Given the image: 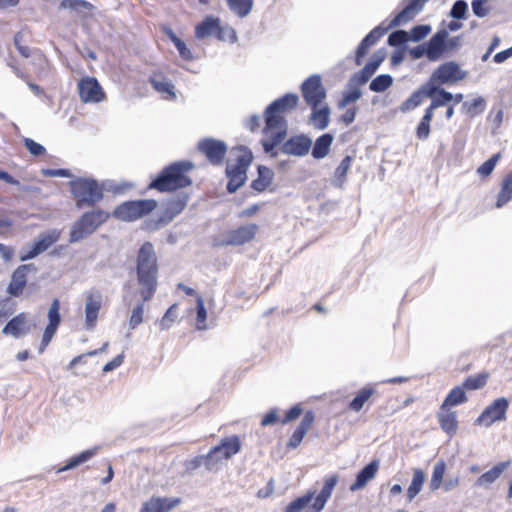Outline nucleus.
I'll use <instances>...</instances> for the list:
<instances>
[{
	"label": "nucleus",
	"instance_id": "obj_34",
	"mask_svg": "<svg viewBox=\"0 0 512 512\" xmlns=\"http://www.w3.org/2000/svg\"><path fill=\"white\" fill-rule=\"evenodd\" d=\"M332 142L333 135L330 133H325L321 135L319 138H317L311 152L313 158H324L328 154Z\"/></svg>",
	"mask_w": 512,
	"mask_h": 512
},
{
	"label": "nucleus",
	"instance_id": "obj_61",
	"mask_svg": "<svg viewBox=\"0 0 512 512\" xmlns=\"http://www.w3.org/2000/svg\"><path fill=\"white\" fill-rule=\"evenodd\" d=\"M362 96V93L359 88H354L346 93H344L343 98L339 102V108H344L350 103L356 102Z\"/></svg>",
	"mask_w": 512,
	"mask_h": 512
},
{
	"label": "nucleus",
	"instance_id": "obj_30",
	"mask_svg": "<svg viewBox=\"0 0 512 512\" xmlns=\"http://www.w3.org/2000/svg\"><path fill=\"white\" fill-rule=\"evenodd\" d=\"M264 119H265V128L263 130L264 133H268L270 130H273V129H278V131L285 129V131L287 132L286 121L282 117L281 113H279L277 111L269 112V106L265 110Z\"/></svg>",
	"mask_w": 512,
	"mask_h": 512
},
{
	"label": "nucleus",
	"instance_id": "obj_55",
	"mask_svg": "<svg viewBox=\"0 0 512 512\" xmlns=\"http://www.w3.org/2000/svg\"><path fill=\"white\" fill-rule=\"evenodd\" d=\"M150 82L156 91L160 93H168L175 97V94L172 91L173 85L170 81L166 80L165 78L154 76L151 78Z\"/></svg>",
	"mask_w": 512,
	"mask_h": 512
},
{
	"label": "nucleus",
	"instance_id": "obj_41",
	"mask_svg": "<svg viewBox=\"0 0 512 512\" xmlns=\"http://www.w3.org/2000/svg\"><path fill=\"white\" fill-rule=\"evenodd\" d=\"M237 150L239 151V155L237 156L236 163L231 164V166L247 172L248 167L252 163L253 154L251 150L245 146H239Z\"/></svg>",
	"mask_w": 512,
	"mask_h": 512
},
{
	"label": "nucleus",
	"instance_id": "obj_44",
	"mask_svg": "<svg viewBox=\"0 0 512 512\" xmlns=\"http://www.w3.org/2000/svg\"><path fill=\"white\" fill-rule=\"evenodd\" d=\"M168 38L173 42L180 56L185 60H192L193 56L191 51L187 48L186 44L173 32L172 29L165 30Z\"/></svg>",
	"mask_w": 512,
	"mask_h": 512
},
{
	"label": "nucleus",
	"instance_id": "obj_32",
	"mask_svg": "<svg viewBox=\"0 0 512 512\" xmlns=\"http://www.w3.org/2000/svg\"><path fill=\"white\" fill-rule=\"evenodd\" d=\"M509 462H499L493 466L490 470L483 473L476 481L478 486H485L495 482L501 474L507 469Z\"/></svg>",
	"mask_w": 512,
	"mask_h": 512
},
{
	"label": "nucleus",
	"instance_id": "obj_2",
	"mask_svg": "<svg viewBox=\"0 0 512 512\" xmlns=\"http://www.w3.org/2000/svg\"><path fill=\"white\" fill-rule=\"evenodd\" d=\"M191 161H178L165 167L161 173L147 186L148 190L159 192H174L175 190L189 187L192 184L188 172L193 170Z\"/></svg>",
	"mask_w": 512,
	"mask_h": 512
},
{
	"label": "nucleus",
	"instance_id": "obj_31",
	"mask_svg": "<svg viewBox=\"0 0 512 512\" xmlns=\"http://www.w3.org/2000/svg\"><path fill=\"white\" fill-rule=\"evenodd\" d=\"M258 177L252 181L251 187L257 192H263L270 185L274 173L273 171L263 165L258 166Z\"/></svg>",
	"mask_w": 512,
	"mask_h": 512
},
{
	"label": "nucleus",
	"instance_id": "obj_37",
	"mask_svg": "<svg viewBox=\"0 0 512 512\" xmlns=\"http://www.w3.org/2000/svg\"><path fill=\"white\" fill-rule=\"evenodd\" d=\"M490 378L489 372H480L475 375L468 376L462 383L466 390H478L486 386L488 379Z\"/></svg>",
	"mask_w": 512,
	"mask_h": 512
},
{
	"label": "nucleus",
	"instance_id": "obj_14",
	"mask_svg": "<svg viewBox=\"0 0 512 512\" xmlns=\"http://www.w3.org/2000/svg\"><path fill=\"white\" fill-rule=\"evenodd\" d=\"M60 236L61 231L58 229H52L48 232L41 233L32 247L20 256V260L26 261L36 257L56 243L60 239Z\"/></svg>",
	"mask_w": 512,
	"mask_h": 512
},
{
	"label": "nucleus",
	"instance_id": "obj_33",
	"mask_svg": "<svg viewBox=\"0 0 512 512\" xmlns=\"http://www.w3.org/2000/svg\"><path fill=\"white\" fill-rule=\"evenodd\" d=\"M97 453V448L88 449L85 451H82L81 453L74 455L68 461L66 464L58 469V472H64L67 470L74 469L86 462H88L92 457H94Z\"/></svg>",
	"mask_w": 512,
	"mask_h": 512
},
{
	"label": "nucleus",
	"instance_id": "obj_62",
	"mask_svg": "<svg viewBox=\"0 0 512 512\" xmlns=\"http://www.w3.org/2000/svg\"><path fill=\"white\" fill-rule=\"evenodd\" d=\"M24 145L33 156H40L46 152V149L43 145L30 138H24Z\"/></svg>",
	"mask_w": 512,
	"mask_h": 512
},
{
	"label": "nucleus",
	"instance_id": "obj_20",
	"mask_svg": "<svg viewBox=\"0 0 512 512\" xmlns=\"http://www.w3.org/2000/svg\"><path fill=\"white\" fill-rule=\"evenodd\" d=\"M312 146V140L308 136L301 134L288 139L281 147V151L287 155L304 156Z\"/></svg>",
	"mask_w": 512,
	"mask_h": 512
},
{
	"label": "nucleus",
	"instance_id": "obj_5",
	"mask_svg": "<svg viewBox=\"0 0 512 512\" xmlns=\"http://www.w3.org/2000/svg\"><path fill=\"white\" fill-rule=\"evenodd\" d=\"M71 192H123L124 190L135 189L133 182H120L116 184L112 180L97 182L92 178H76L69 182Z\"/></svg>",
	"mask_w": 512,
	"mask_h": 512
},
{
	"label": "nucleus",
	"instance_id": "obj_52",
	"mask_svg": "<svg viewBox=\"0 0 512 512\" xmlns=\"http://www.w3.org/2000/svg\"><path fill=\"white\" fill-rule=\"evenodd\" d=\"M416 15V13H414V11L411 9V7H409L408 5H406V7L404 9H402L395 17L394 19L390 22V24L388 25L389 28H393V27H397L403 23H406L408 22L409 20H411L414 16Z\"/></svg>",
	"mask_w": 512,
	"mask_h": 512
},
{
	"label": "nucleus",
	"instance_id": "obj_17",
	"mask_svg": "<svg viewBox=\"0 0 512 512\" xmlns=\"http://www.w3.org/2000/svg\"><path fill=\"white\" fill-rule=\"evenodd\" d=\"M36 270L33 264H22L12 273L11 281L7 287V293L13 297H20L27 286V276L30 271Z\"/></svg>",
	"mask_w": 512,
	"mask_h": 512
},
{
	"label": "nucleus",
	"instance_id": "obj_15",
	"mask_svg": "<svg viewBox=\"0 0 512 512\" xmlns=\"http://www.w3.org/2000/svg\"><path fill=\"white\" fill-rule=\"evenodd\" d=\"M508 405L505 398L494 400L477 418V423L489 427L494 422L505 419Z\"/></svg>",
	"mask_w": 512,
	"mask_h": 512
},
{
	"label": "nucleus",
	"instance_id": "obj_53",
	"mask_svg": "<svg viewBox=\"0 0 512 512\" xmlns=\"http://www.w3.org/2000/svg\"><path fill=\"white\" fill-rule=\"evenodd\" d=\"M500 159L501 153L498 152L494 154L491 158H489L487 161H485L477 168V173L482 177L490 175Z\"/></svg>",
	"mask_w": 512,
	"mask_h": 512
},
{
	"label": "nucleus",
	"instance_id": "obj_60",
	"mask_svg": "<svg viewBox=\"0 0 512 512\" xmlns=\"http://www.w3.org/2000/svg\"><path fill=\"white\" fill-rule=\"evenodd\" d=\"M390 28L388 26L383 27L381 25L371 30L365 37V42H368L371 46L375 45L377 41L386 34Z\"/></svg>",
	"mask_w": 512,
	"mask_h": 512
},
{
	"label": "nucleus",
	"instance_id": "obj_39",
	"mask_svg": "<svg viewBox=\"0 0 512 512\" xmlns=\"http://www.w3.org/2000/svg\"><path fill=\"white\" fill-rule=\"evenodd\" d=\"M287 132L285 129L279 130L275 133H272L269 139L262 140V146L265 153L270 154L271 156H276L277 154L273 152V150L283 142L286 137Z\"/></svg>",
	"mask_w": 512,
	"mask_h": 512
},
{
	"label": "nucleus",
	"instance_id": "obj_16",
	"mask_svg": "<svg viewBox=\"0 0 512 512\" xmlns=\"http://www.w3.org/2000/svg\"><path fill=\"white\" fill-rule=\"evenodd\" d=\"M385 52L383 50H377L370 58V60L366 63L364 68L352 75L349 80V85H363L369 81V79L376 72L378 67L385 59Z\"/></svg>",
	"mask_w": 512,
	"mask_h": 512
},
{
	"label": "nucleus",
	"instance_id": "obj_45",
	"mask_svg": "<svg viewBox=\"0 0 512 512\" xmlns=\"http://www.w3.org/2000/svg\"><path fill=\"white\" fill-rule=\"evenodd\" d=\"M230 10L235 12L239 17H246L253 5L252 0H227Z\"/></svg>",
	"mask_w": 512,
	"mask_h": 512
},
{
	"label": "nucleus",
	"instance_id": "obj_13",
	"mask_svg": "<svg viewBox=\"0 0 512 512\" xmlns=\"http://www.w3.org/2000/svg\"><path fill=\"white\" fill-rule=\"evenodd\" d=\"M188 195L183 194L181 197L168 201L161 215L151 224V229H159L170 223L178 214L186 207Z\"/></svg>",
	"mask_w": 512,
	"mask_h": 512
},
{
	"label": "nucleus",
	"instance_id": "obj_38",
	"mask_svg": "<svg viewBox=\"0 0 512 512\" xmlns=\"http://www.w3.org/2000/svg\"><path fill=\"white\" fill-rule=\"evenodd\" d=\"M311 120L315 127L319 130H324L329 124L330 109L328 106H323L320 109L312 108Z\"/></svg>",
	"mask_w": 512,
	"mask_h": 512
},
{
	"label": "nucleus",
	"instance_id": "obj_59",
	"mask_svg": "<svg viewBox=\"0 0 512 512\" xmlns=\"http://www.w3.org/2000/svg\"><path fill=\"white\" fill-rule=\"evenodd\" d=\"M177 309H178L177 303L172 304L167 309V311L165 312L164 316L162 317V319L160 321V325H161L162 329L169 328L170 325L175 322V320L177 319Z\"/></svg>",
	"mask_w": 512,
	"mask_h": 512
},
{
	"label": "nucleus",
	"instance_id": "obj_42",
	"mask_svg": "<svg viewBox=\"0 0 512 512\" xmlns=\"http://www.w3.org/2000/svg\"><path fill=\"white\" fill-rule=\"evenodd\" d=\"M446 471V463L441 460L437 462L433 468L432 476L430 479V489L432 491L438 490L441 487V484L443 482V478Z\"/></svg>",
	"mask_w": 512,
	"mask_h": 512
},
{
	"label": "nucleus",
	"instance_id": "obj_6",
	"mask_svg": "<svg viewBox=\"0 0 512 512\" xmlns=\"http://www.w3.org/2000/svg\"><path fill=\"white\" fill-rule=\"evenodd\" d=\"M157 206V202L153 199L126 201L118 205L113 215L122 221H135L149 213H151Z\"/></svg>",
	"mask_w": 512,
	"mask_h": 512
},
{
	"label": "nucleus",
	"instance_id": "obj_10",
	"mask_svg": "<svg viewBox=\"0 0 512 512\" xmlns=\"http://www.w3.org/2000/svg\"><path fill=\"white\" fill-rule=\"evenodd\" d=\"M467 76V71L461 69L457 62L449 61L438 66L432 73V80L438 84H455Z\"/></svg>",
	"mask_w": 512,
	"mask_h": 512
},
{
	"label": "nucleus",
	"instance_id": "obj_27",
	"mask_svg": "<svg viewBox=\"0 0 512 512\" xmlns=\"http://www.w3.org/2000/svg\"><path fill=\"white\" fill-rule=\"evenodd\" d=\"M226 176L228 178L227 192H236L245 183L247 179V172L236 169L231 166V163H228L226 167Z\"/></svg>",
	"mask_w": 512,
	"mask_h": 512
},
{
	"label": "nucleus",
	"instance_id": "obj_50",
	"mask_svg": "<svg viewBox=\"0 0 512 512\" xmlns=\"http://www.w3.org/2000/svg\"><path fill=\"white\" fill-rule=\"evenodd\" d=\"M449 15L450 17L456 19V20H464L467 18V15H468V4L466 1L464 0H457L450 12H449Z\"/></svg>",
	"mask_w": 512,
	"mask_h": 512
},
{
	"label": "nucleus",
	"instance_id": "obj_21",
	"mask_svg": "<svg viewBox=\"0 0 512 512\" xmlns=\"http://www.w3.org/2000/svg\"><path fill=\"white\" fill-rule=\"evenodd\" d=\"M314 421V412L312 410L306 411L301 422L287 441L286 448L296 449L301 444L307 432L312 428Z\"/></svg>",
	"mask_w": 512,
	"mask_h": 512
},
{
	"label": "nucleus",
	"instance_id": "obj_1",
	"mask_svg": "<svg viewBox=\"0 0 512 512\" xmlns=\"http://www.w3.org/2000/svg\"><path fill=\"white\" fill-rule=\"evenodd\" d=\"M136 295L141 303L135 306L129 318V327L137 328L143 322L144 303L153 299L158 288L159 264L154 245L146 241L136 256Z\"/></svg>",
	"mask_w": 512,
	"mask_h": 512
},
{
	"label": "nucleus",
	"instance_id": "obj_49",
	"mask_svg": "<svg viewBox=\"0 0 512 512\" xmlns=\"http://www.w3.org/2000/svg\"><path fill=\"white\" fill-rule=\"evenodd\" d=\"M463 110L470 114L472 117L480 114L485 109V100L482 97L474 99L472 102H464L462 105Z\"/></svg>",
	"mask_w": 512,
	"mask_h": 512
},
{
	"label": "nucleus",
	"instance_id": "obj_56",
	"mask_svg": "<svg viewBox=\"0 0 512 512\" xmlns=\"http://www.w3.org/2000/svg\"><path fill=\"white\" fill-rule=\"evenodd\" d=\"M441 84H438V81L432 80V75L430 76L429 81L424 83L420 88L419 91L423 93L424 98H433L437 93H439L442 88L440 87Z\"/></svg>",
	"mask_w": 512,
	"mask_h": 512
},
{
	"label": "nucleus",
	"instance_id": "obj_4",
	"mask_svg": "<svg viewBox=\"0 0 512 512\" xmlns=\"http://www.w3.org/2000/svg\"><path fill=\"white\" fill-rule=\"evenodd\" d=\"M110 214L104 210H92L82 214L72 225L69 242L76 243L92 235L101 225L108 221Z\"/></svg>",
	"mask_w": 512,
	"mask_h": 512
},
{
	"label": "nucleus",
	"instance_id": "obj_22",
	"mask_svg": "<svg viewBox=\"0 0 512 512\" xmlns=\"http://www.w3.org/2000/svg\"><path fill=\"white\" fill-rule=\"evenodd\" d=\"M448 32L444 29L436 32L425 44L427 49V58L430 61H437L441 58L447 49Z\"/></svg>",
	"mask_w": 512,
	"mask_h": 512
},
{
	"label": "nucleus",
	"instance_id": "obj_40",
	"mask_svg": "<svg viewBox=\"0 0 512 512\" xmlns=\"http://www.w3.org/2000/svg\"><path fill=\"white\" fill-rule=\"evenodd\" d=\"M352 160H353V158L351 156L347 155L342 159L341 163L336 168L334 180H333V184H334L335 188H337V189L342 188V183L347 175L348 170L351 167Z\"/></svg>",
	"mask_w": 512,
	"mask_h": 512
},
{
	"label": "nucleus",
	"instance_id": "obj_51",
	"mask_svg": "<svg viewBox=\"0 0 512 512\" xmlns=\"http://www.w3.org/2000/svg\"><path fill=\"white\" fill-rule=\"evenodd\" d=\"M424 100L423 93L419 91V89L411 94V96L405 100L401 106L400 110L402 112H408L417 106H419Z\"/></svg>",
	"mask_w": 512,
	"mask_h": 512
},
{
	"label": "nucleus",
	"instance_id": "obj_25",
	"mask_svg": "<svg viewBox=\"0 0 512 512\" xmlns=\"http://www.w3.org/2000/svg\"><path fill=\"white\" fill-rule=\"evenodd\" d=\"M180 503V498L151 497L142 505L140 512H168Z\"/></svg>",
	"mask_w": 512,
	"mask_h": 512
},
{
	"label": "nucleus",
	"instance_id": "obj_24",
	"mask_svg": "<svg viewBox=\"0 0 512 512\" xmlns=\"http://www.w3.org/2000/svg\"><path fill=\"white\" fill-rule=\"evenodd\" d=\"M437 420L440 428L449 436L456 434L458 430L457 413L449 407L441 405L437 412Z\"/></svg>",
	"mask_w": 512,
	"mask_h": 512
},
{
	"label": "nucleus",
	"instance_id": "obj_3",
	"mask_svg": "<svg viewBox=\"0 0 512 512\" xmlns=\"http://www.w3.org/2000/svg\"><path fill=\"white\" fill-rule=\"evenodd\" d=\"M338 482V476L332 475L325 479L324 485L315 497L314 502L309 506V503L314 498L315 492L308 491L303 496H300L293 500L283 512H301L304 508H308L307 512H321L325 507L328 499L330 498L336 484Z\"/></svg>",
	"mask_w": 512,
	"mask_h": 512
},
{
	"label": "nucleus",
	"instance_id": "obj_26",
	"mask_svg": "<svg viewBox=\"0 0 512 512\" xmlns=\"http://www.w3.org/2000/svg\"><path fill=\"white\" fill-rule=\"evenodd\" d=\"M216 32H220V19L212 16L206 17L195 28V36L198 39L215 36Z\"/></svg>",
	"mask_w": 512,
	"mask_h": 512
},
{
	"label": "nucleus",
	"instance_id": "obj_36",
	"mask_svg": "<svg viewBox=\"0 0 512 512\" xmlns=\"http://www.w3.org/2000/svg\"><path fill=\"white\" fill-rule=\"evenodd\" d=\"M425 482V473L423 470L416 468L413 470L412 481L407 488L406 496L408 501H412L422 490Z\"/></svg>",
	"mask_w": 512,
	"mask_h": 512
},
{
	"label": "nucleus",
	"instance_id": "obj_7",
	"mask_svg": "<svg viewBox=\"0 0 512 512\" xmlns=\"http://www.w3.org/2000/svg\"><path fill=\"white\" fill-rule=\"evenodd\" d=\"M241 449V441L237 435L221 439L217 446L212 447L206 455V469L213 470L222 460H228Z\"/></svg>",
	"mask_w": 512,
	"mask_h": 512
},
{
	"label": "nucleus",
	"instance_id": "obj_54",
	"mask_svg": "<svg viewBox=\"0 0 512 512\" xmlns=\"http://www.w3.org/2000/svg\"><path fill=\"white\" fill-rule=\"evenodd\" d=\"M430 32H431L430 25L421 24V25L414 26L410 30V32H408L409 40L414 41V42H419L422 39H424L426 36H428Z\"/></svg>",
	"mask_w": 512,
	"mask_h": 512
},
{
	"label": "nucleus",
	"instance_id": "obj_47",
	"mask_svg": "<svg viewBox=\"0 0 512 512\" xmlns=\"http://www.w3.org/2000/svg\"><path fill=\"white\" fill-rule=\"evenodd\" d=\"M48 319L49 322L47 324L48 327H53L58 329L61 323V315H60V302L58 299H54L48 310Z\"/></svg>",
	"mask_w": 512,
	"mask_h": 512
},
{
	"label": "nucleus",
	"instance_id": "obj_11",
	"mask_svg": "<svg viewBox=\"0 0 512 512\" xmlns=\"http://www.w3.org/2000/svg\"><path fill=\"white\" fill-rule=\"evenodd\" d=\"M197 147L198 150L206 156L209 162L214 165L221 164L227 153L226 143L214 138H204L200 140Z\"/></svg>",
	"mask_w": 512,
	"mask_h": 512
},
{
	"label": "nucleus",
	"instance_id": "obj_12",
	"mask_svg": "<svg viewBox=\"0 0 512 512\" xmlns=\"http://www.w3.org/2000/svg\"><path fill=\"white\" fill-rule=\"evenodd\" d=\"M78 93L84 103H99L105 99V93L94 77L82 78L78 83Z\"/></svg>",
	"mask_w": 512,
	"mask_h": 512
},
{
	"label": "nucleus",
	"instance_id": "obj_46",
	"mask_svg": "<svg viewBox=\"0 0 512 512\" xmlns=\"http://www.w3.org/2000/svg\"><path fill=\"white\" fill-rule=\"evenodd\" d=\"M393 84V77L390 74H381L374 78L369 85L373 92H384Z\"/></svg>",
	"mask_w": 512,
	"mask_h": 512
},
{
	"label": "nucleus",
	"instance_id": "obj_58",
	"mask_svg": "<svg viewBox=\"0 0 512 512\" xmlns=\"http://www.w3.org/2000/svg\"><path fill=\"white\" fill-rule=\"evenodd\" d=\"M409 41V34L405 30L393 31L388 37V44L393 47L404 45Z\"/></svg>",
	"mask_w": 512,
	"mask_h": 512
},
{
	"label": "nucleus",
	"instance_id": "obj_18",
	"mask_svg": "<svg viewBox=\"0 0 512 512\" xmlns=\"http://www.w3.org/2000/svg\"><path fill=\"white\" fill-rule=\"evenodd\" d=\"M32 327L28 313L21 312L11 318L2 329V333L14 338H20L30 332Z\"/></svg>",
	"mask_w": 512,
	"mask_h": 512
},
{
	"label": "nucleus",
	"instance_id": "obj_64",
	"mask_svg": "<svg viewBox=\"0 0 512 512\" xmlns=\"http://www.w3.org/2000/svg\"><path fill=\"white\" fill-rule=\"evenodd\" d=\"M281 423V419L278 416V410L276 408L270 409L261 419V426L266 427Z\"/></svg>",
	"mask_w": 512,
	"mask_h": 512
},
{
	"label": "nucleus",
	"instance_id": "obj_43",
	"mask_svg": "<svg viewBox=\"0 0 512 512\" xmlns=\"http://www.w3.org/2000/svg\"><path fill=\"white\" fill-rule=\"evenodd\" d=\"M196 328L197 330H206L207 325V311L202 296L196 297Z\"/></svg>",
	"mask_w": 512,
	"mask_h": 512
},
{
	"label": "nucleus",
	"instance_id": "obj_8",
	"mask_svg": "<svg viewBox=\"0 0 512 512\" xmlns=\"http://www.w3.org/2000/svg\"><path fill=\"white\" fill-rule=\"evenodd\" d=\"M259 226L255 223L241 225L235 229L228 230L222 238L214 240V246H242L255 239Z\"/></svg>",
	"mask_w": 512,
	"mask_h": 512
},
{
	"label": "nucleus",
	"instance_id": "obj_23",
	"mask_svg": "<svg viewBox=\"0 0 512 512\" xmlns=\"http://www.w3.org/2000/svg\"><path fill=\"white\" fill-rule=\"evenodd\" d=\"M376 395L377 390L375 385L367 384L355 393L353 399L348 403L347 408L352 412L358 413L365 405H369Z\"/></svg>",
	"mask_w": 512,
	"mask_h": 512
},
{
	"label": "nucleus",
	"instance_id": "obj_63",
	"mask_svg": "<svg viewBox=\"0 0 512 512\" xmlns=\"http://www.w3.org/2000/svg\"><path fill=\"white\" fill-rule=\"evenodd\" d=\"M303 410L300 404H295L292 406L285 414V416L281 419V424L285 425L287 423H290L297 418L300 417Z\"/></svg>",
	"mask_w": 512,
	"mask_h": 512
},
{
	"label": "nucleus",
	"instance_id": "obj_35",
	"mask_svg": "<svg viewBox=\"0 0 512 512\" xmlns=\"http://www.w3.org/2000/svg\"><path fill=\"white\" fill-rule=\"evenodd\" d=\"M465 388L463 385L461 386H455L450 390V392L445 397L443 403L441 405H444L445 407L452 408L453 406H457L463 403H466L468 401V397L465 393Z\"/></svg>",
	"mask_w": 512,
	"mask_h": 512
},
{
	"label": "nucleus",
	"instance_id": "obj_19",
	"mask_svg": "<svg viewBox=\"0 0 512 512\" xmlns=\"http://www.w3.org/2000/svg\"><path fill=\"white\" fill-rule=\"evenodd\" d=\"M102 306V295L100 291H90L85 296V325L87 329L96 326L99 311Z\"/></svg>",
	"mask_w": 512,
	"mask_h": 512
},
{
	"label": "nucleus",
	"instance_id": "obj_28",
	"mask_svg": "<svg viewBox=\"0 0 512 512\" xmlns=\"http://www.w3.org/2000/svg\"><path fill=\"white\" fill-rule=\"evenodd\" d=\"M378 470V463L372 461L367 464L356 476L355 482L350 486L351 491H356L363 488L368 481L373 479Z\"/></svg>",
	"mask_w": 512,
	"mask_h": 512
},
{
	"label": "nucleus",
	"instance_id": "obj_57",
	"mask_svg": "<svg viewBox=\"0 0 512 512\" xmlns=\"http://www.w3.org/2000/svg\"><path fill=\"white\" fill-rule=\"evenodd\" d=\"M453 99L454 95L442 88V90L432 98V108L437 109L439 107L445 106L447 103L453 101Z\"/></svg>",
	"mask_w": 512,
	"mask_h": 512
},
{
	"label": "nucleus",
	"instance_id": "obj_29",
	"mask_svg": "<svg viewBox=\"0 0 512 512\" xmlns=\"http://www.w3.org/2000/svg\"><path fill=\"white\" fill-rule=\"evenodd\" d=\"M298 96L293 93H287L283 97L276 99L269 106V112L277 111L281 114L294 109L298 103Z\"/></svg>",
	"mask_w": 512,
	"mask_h": 512
},
{
	"label": "nucleus",
	"instance_id": "obj_9",
	"mask_svg": "<svg viewBox=\"0 0 512 512\" xmlns=\"http://www.w3.org/2000/svg\"><path fill=\"white\" fill-rule=\"evenodd\" d=\"M301 91L305 102L311 108H317L326 97L321 77L316 74L310 76L302 83Z\"/></svg>",
	"mask_w": 512,
	"mask_h": 512
},
{
	"label": "nucleus",
	"instance_id": "obj_48",
	"mask_svg": "<svg viewBox=\"0 0 512 512\" xmlns=\"http://www.w3.org/2000/svg\"><path fill=\"white\" fill-rule=\"evenodd\" d=\"M60 8L81 12L83 9L92 10L93 5L85 0H62L60 3Z\"/></svg>",
	"mask_w": 512,
	"mask_h": 512
}]
</instances>
